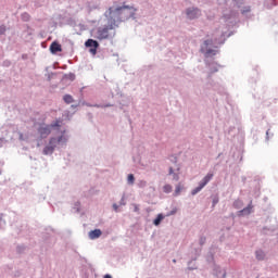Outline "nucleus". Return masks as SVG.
Returning a JSON list of instances; mask_svg holds the SVG:
<instances>
[{"label":"nucleus","mask_w":278,"mask_h":278,"mask_svg":"<svg viewBox=\"0 0 278 278\" xmlns=\"http://www.w3.org/2000/svg\"><path fill=\"white\" fill-rule=\"evenodd\" d=\"M162 220H164V215L159 214L157 217L154 219L153 225H155L157 227V225H160V223H162Z\"/></svg>","instance_id":"9b49d317"},{"label":"nucleus","mask_w":278,"mask_h":278,"mask_svg":"<svg viewBox=\"0 0 278 278\" xmlns=\"http://www.w3.org/2000/svg\"><path fill=\"white\" fill-rule=\"evenodd\" d=\"M212 177H214V174H207L202 181L200 182L199 187H197L195 189L192 190V194H198V192H201V190H203V188H205V186H207V184H210V181H212Z\"/></svg>","instance_id":"f03ea898"},{"label":"nucleus","mask_w":278,"mask_h":278,"mask_svg":"<svg viewBox=\"0 0 278 278\" xmlns=\"http://www.w3.org/2000/svg\"><path fill=\"white\" fill-rule=\"evenodd\" d=\"M60 142H66V138L64 136H61L56 139V144Z\"/></svg>","instance_id":"6ab92c4d"},{"label":"nucleus","mask_w":278,"mask_h":278,"mask_svg":"<svg viewBox=\"0 0 278 278\" xmlns=\"http://www.w3.org/2000/svg\"><path fill=\"white\" fill-rule=\"evenodd\" d=\"M4 142H5V139L0 138V149L3 147Z\"/></svg>","instance_id":"4be33fe9"},{"label":"nucleus","mask_w":278,"mask_h":278,"mask_svg":"<svg viewBox=\"0 0 278 278\" xmlns=\"http://www.w3.org/2000/svg\"><path fill=\"white\" fill-rule=\"evenodd\" d=\"M102 233L101 229H94L89 231V238L90 240H97L98 238H101Z\"/></svg>","instance_id":"1a4fd4ad"},{"label":"nucleus","mask_w":278,"mask_h":278,"mask_svg":"<svg viewBox=\"0 0 278 278\" xmlns=\"http://www.w3.org/2000/svg\"><path fill=\"white\" fill-rule=\"evenodd\" d=\"M104 278H112V276H110V275H105V276H104Z\"/></svg>","instance_id":"b1692460"},{"label":"nucleus","mask_w":278,"mask_h":278,"mask_svg":"<svg viewBox=\"0 0 278 278\" xmlns=\"http://www.w3.org/2000/svg\"><path fill=\"white\" fill-rule=\"evenodd\" d=\"M61 121L60 119H56L55 122H53L51 125H49L50 126V129H51V127H60V125H61Z\"/></svg>","instance_id":"f3484780"},{"label":"nucleus","mask_w":278,"mask_h":278,"mask_svg":"<svg viewBox=\"0 0 278 278\" xmlns=\"http://www.w3.org/2000/svg\"><path fill=\"white\" fill-rule=\"evenodd\" d=\"M256 257L258 260H263L264 258V253L262 251H256Z\"/></svg>","instance_id":"a211bd4d"},{"label":"nucleus","mask_w":278,"mask_h":278,"mask_svg":"<svg viewBox=\"0 0 278 278\" xmlns=\"http://www.w3.org/2000/svg\"><path fill=\"white\" fill-rule=\"evenodd\" d=\"M181 192V185H177L175 189V194H179Z\"/></svg>","instance_id":"aec40b11"},{"label":"nucleus","mask_w":278,"mask_h":278,"mask_svg":"<svg viewBox=\"0 0 278 278\" xmlns=\"http://www.w3.org/2000/svg\"><path fill=\"white\" fill-rule=\"evenodd\" d=\"M38 134L40 138H47L51 134V126L47 124H41L38 128Z\"/></svg>","instance_id":"20e7f679"},{"label":"nucleus","mask_w":278,"mask_h":278,"mask_svg":"<svg viewBox=\"0 0 278 278\" xmlns=\"http://www.w3.org/2000/svg\"><path fill=\"white\" fill-rule=\"evenodd\" d=\"M201 14V11L199 9H188L187 10V16L188 18H197Z\"/></svg>","instance_id":"0eeeda50"},{"label":"nucleus","mask_w":278,"mask_h":278,"mask_svg":"<svg viewBox=\"0 0 278 278\" xmlns=\"http://www.w3.org/2000/svg\"><path fill=\"white\" fill-rule=\"evenodd\" d=\"M253 210V205L249 204L248 207L243 208L241 211V214H251V211Z\"/></svg>","instance_id":"2eb2a0df"},{"label":"nucleus","mask_w":278,"mask_h":278,"mask_svg":"<svg viewBox=\"0 0 278 278\" xmlns=\"http://www.w3.org/2000/svg\"><path fill=\"white\" fill-rule=\"evenodd\" d=\"M163 192H165L166 194L173 192V186H170V185H165V186L163 187Z\"/></svg>","instance_id":"4468645a"},{"label":"nucleus","mask_w":278,"mask_h":278,"mask_svg":"<svg viewBox=\"0 0 278 278\" xmlns=\"http://www.w3.org/2000/svg\"><path fill=\"white\" fill-rule=\"evenodd\" d=\"M51 53H59L62 52V45H60L58 41H54L50 46Z\"/></svg>","instance_id":"6e6552de"},{"label":"nucleus","mask_w":278,"mask_h":278,"mask_svg":"<svg viewBox=\"0 0 278 278\" xmlns=\"http://www.w3.org/2000/svg\"><path fill=\"white\" fill-rule=\"evenodd\" d=\"M136 8L127 5L124 2L122 7L110 8L109 14L112 18H117V21H127V18H131L136 14Z\"/></svg>","instance_id":"f257e3e1"},{"label":"nucleus","mask_w":278,"mask_h":278,"mask_svg":"<svg viewBox=\"0 0 278 278\" xmlns=\"http://www.w3.org/2000/svg\"><path fill=\"white\" fill-rule=\"evenodd\" d=\"M85 47H93V49H99V41H97L94 39H88L85 42Z\"/></svg>","instance_id":"9d476101"},{"label":"nucleus","mask_w":278,"mask_h":278,"mask_svg":"<svg viewBox=\"0 0 278 278\" xmlns=\"http://www.w3.org/2000/svg\"><path fill=\"white\" fill-rule=\"evenodd\" d=\"M58 144V139L56 138H51L49 141V146H47L43 149V155H51L53 151H55V146Z\"/></svg>","instance_id":"7ed1b4c3"},{"label":"nucleus","mask_w":278,"mask_h":278,"mask_svg":"<svg viewBox=\"0 0 278 278\" xmlns=\"http://www.w3.org/2000/svg\"><path fill=\"white\" fill-rule=\"evenodd\" d=\"M110 38V28L103 27L98 29V40H106Z\"/></svg>","instance_id":"39448f33"},{"label":"nucleus","mask_w":278,"mask_h":278,"mask_svg":"<svg viewBox=\"0 0 278 278\" xmlns=\"http://www.w3.org/2000/svg\"><path fill=\"white\" fill-rule=\"evenodd\" d=\"M142 185H143V186H147V181H142Z\"/></svg>","instance_id":"a878e982"},{"label":"nucleus","mask_w":278,"mask_h":278,"mask_svg":"<svg viewBox=\"0 0 278 278\" xmlns=\"http://www.w3.org/2000/svg\"><path fill=\"white\" fill-rule=\"evenodd\" d=\"M210 45H212V40L204 41L203 47H202L203 53H205V55H216V50L207 49V47H210Z\"/></svg>","instance_id":"423d86ee"},{"label":"nucleus","mask_w":278,"mask_h":278,"mask_svg":"<svg viewBox=\"0 0 278 278\" xmlns=\"http://www.w3.org/2000/svg\"><path fill=\"white\" fill-rule=\"evenodd\" d=\"M63 101H65L67 104H70V103H73L75 100L73 99V96H71V94H65V96L63 97Z\"/></svg>","instance_id":"f8f14e48"},{"label":"nucleus","mask_w":278,"mask_h":278,"mask_svg":"<svg viewBox=\"0 0 278 278\" xmlns=\"http://www.w3.org/2000/svg\"><path fill=\"white\" fill-rule=\"evenodd\" d=\"M0 34H5V26H0Z\"/></svg>","instance_id":"412c9836"},{"label":"nucleus","mask_w":278,"mask_h":278,"mask_svg":"<svg viewBox=\"0 0 278 278\" xmlns=\"http://www.w3.org/2000/svg\"><path fill=\"white\" fill-rule=\"evenodd\" d=\"M169 175H173V179L175 181H179V174H175V170L173 169V167H169Z\"/></svg>","instance_id":"ddd939ff"},{"label":"nucleus","mask_w":278,"mask_h":278,"mask_svg":"<svg viewBox=\"0 0 278 278\" xmlns=\"http://www.w3.org/2000/svg\"><path fill=\"white\" fill-rule=\"evenodd\" d=\"M115 210H118V206H116V204H114V206H113Z\"/></svg>","instance_id":"393cba45"},{"label":"nucleus","mask_w":278,"mask_h":278,"mask_svg":"<svg viewBox=\"0 0 278 278\" xmlns=\"http://www.w3.org/2000/svg\"><path fill=\"white\" fill-rule=\"evenodd\" d=\"M91 51V53H93V55L97 53V48H93V49H91L90 50Z\"/></svg>","instance_id":"5701e85b"},{"label":"nucleus","mask_w":278,"mask_h":278,"mask_svg":"<svg viewBox=\"0 0 278 278\" xmlns=\"http://www.w3.org/2000/svg\"><path fill=\"white\" fill-rule=\"evenodd\" d=\"M128 184L132 186V184L136 181V178L134 177V174H129L127 178Z\"/></svg>","instance_id":"dca6fc26"}]
</instances>
